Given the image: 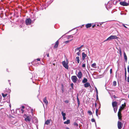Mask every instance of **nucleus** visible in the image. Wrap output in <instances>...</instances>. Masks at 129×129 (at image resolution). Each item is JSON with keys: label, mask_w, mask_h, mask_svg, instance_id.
I'll return each mask as SVG.
<instances>
[{"label": "nucleus", "mask_w": 129, "mask_h": 129, "mask_svg": "<svg viewBox=\"0 0 129 129\" xmlns=\"http://www.w3.org/2000/svg\"><path fill=\"white\" fill-rule=\"evenodd\" d=\"M79 52H80V50H79V52H77V55L78 56H79L80 54V53Z\"/></svg>", "instance_id": "72a5a7b5"}, {"label": "nucleus", "mask_w": 129, "mask_h": 129, "mask_svg": "<svg viewBox=\"0 0 129 129\" xmlns=\"http://www.w3.org/2000/svg\"><path fill=\"white\" fill-rule=\"evenodd\" d=\"M67 129H70V128H68V127H67L66 128Z\"/></svg>", "instance_id": "e2e57ef3"}, {"label": "nucleus", "mask_w": 129, "mask_h": 129, "mask_svg": "<svg viewBox=\"0 0 129 129\" xmlns=\"http://www.w3.org/2000/svg\"><path fill=\"white\" fill-rule=\"evenodd\" d=\"M95 26V24H94L92 26V28H93Z\"/></svg>", "instance_id": "3c124183"}, {"label": "nucleus", "mask_w": 129, "mask_h": 129, "mask_svg": "<svg viewBox=\"0 0 129 129\" xmlns=\"http://www.w3.org/2000/svg\"><path fill=\"white\" fill-rule=\"evenodd\" d=\"M74 125L76 126V127H78V124L76 122H74Z\"/></svg>", "instance_id": "2f4dec72"}, {"label": "nucleus", "mask_w": 129, "mask_h": 129, "mask_svg": "<svg viewBox=\"0 0 129 129\" xmlns=\"http://www.w3.org/2000/svg\"><path fill=\"white\" fill-rule=\"evenodd\" d=\"M113 96L114 98V99H116V98H118V97H117V96H115V95H114Z\"/></svg>", "instance_id": "37998d69"}, {"label": "nucleus", "mask_w": 129, "mask_h": 129, "mask_svg": "<svg viewBox=\"0 0 129 129\" xmlns=\"http://www.w3.org/2000/svg\"><path fill=\"white\" fill-rule=\"evenodd\" d=\"M118 118L120 121L122 120V116L121 115V112L119 111L118 113Z\"/></svg>", "instance_id": "6e6552de"}, {"label": "nucleus", "mask_w": 129, "mask_h": 129, "mask_svg": "<svg viewBox=\"0 0 129 129\" xmlns=\"http://www.w3.org/2000/svg\"><path fill=\"white\" fill-rule=\"evenodd\" d=\"M61 114L63 116V120H64V113L63 111H62L61 113Z\"/></svg>", "instance_id": "a878e982"}, {"label": "nucleus", "mask_w": 129, "mask_h": 129, "mask_svg": "<svg viewBox=\"0 0 129 129\" xmlns=\"http://www.w3.org/2000/svg\"><path fill=\"white\" fill-rule=\"evenodd\" d=\"M128 98H129V95H128Z\"/></svg>", "instance_id": "338daca9"}, {"label": "nucleus", "mask_w": 129, "mask_h": 129, "mask_svg": "<svg viewBox=\"0 0 129 129\" xmlns=\"http://www.w3.org/2000/svg\"><path fill=\"white\" fill-rule=\"evenodd\" d=\"M92 26L91 23H88L85 26L86 28H88Z\"/></svg>", "instance_id": "4468645a"}, {"label": "nucleus", "mask_w": 129, "mask_h": 129, "mask_svg": "<svg viewBox=\"0 0 129 129\" xmlns=\"http://www.w3.org/2000/svg\"><path fill=\"white\" fill-rule=\"evenodd\" d=\"M62 87L61 89H62V91L63 92L64 90L63 89V84H62Z\"/></svg>", "instance_id": "4c0bfd02"}, {"label": "nucleus", "mask_w": 129, "mask_h": 129, "mask_svg": "<svg viewBox=\"0 0 129 129\" xmlns=\"http://www.w3.org/2000/svg\"><path fill=\"white\" fill-rule=\"evenodd\" d=\"M98 111H99L98 109H97V108H96V115L97 116H98Z\"/></svg>", "instance_id": "bb28decb"}, {"label": "nucleus", "mask_w": 129, "mask_h": 129, "mask_svg": "<svg viewBox=\"0 0 129 129\" xmlns=\"http://www.w3.org/2000/svg\"><path fill=\"white\" fill-rule=\"evenodd\" d=\"M2 96H3V97H5L7 95V94H5L3 93H2Z\"/></svg>", "instance_id": "c756f323"}, {"label": "nucleus", "mask_w": 129, "mask_h": 129, "mask_svg": "<svg viewBox=\"0 0 129 129\" xmlns=\"http://www.w3.org/2000/svg\"><path fill=\"white\" fill-rule=\"evenodd\" d=\"M47 56L48 57H49V54H47Z\"/></svg>", "instance_id": "13d9d810"}, {"label": "nucleus", "mask_w": 129, "mask_h": 129, "mask_svg": "<svg viewBox=\"0 0 129 129\" xmlns=\"http://www.w3.org/2000/svg\"><path fill=\"white\" fill-rule=\"evenodd\" d=\"M24 108H25L23 106L22 107V109H24Z\"/></svg>", "instance_id": "5fc2aeb1"}, {"label": "nucleus", "mask_w": 129, "mask_h": 129, "mask_svg": "<svg viewBox=\"0 0 129 129\" xmlns=\"http://www.w3.org/2000/svg\"><path fill=\"white\" fill-rule=\"evenodd\" d=\"M87 81V79L86 78H84L83 80L82 81V82L83 83H86Z\"/></svg>", "instance_id": "6ab92c4d"}, {"label": "nucleus", "mask_w": 129, "mask_h": 129, "mask_svg": "<svg viewBox=\"0 0 129 129\" xmlns=\"http://www.w3.org/2000/svg\"><path fill=\"white\" fill-rule=\"evenodd\" d=\"M72 35H69L68 36H66V38L67 39H69V38H70L71 37L72 38L73 37V36H72Z\"/></svg>", "instance_id": "412c9836"}, {"label": "nucleus", "mask_w": 129, "mask_h": 129, "mask_svg": "<svg viewBox=\"0 0 129 129\" xmlns=\"http://www.w3.org/2000/svg\"><path fill=\"white\" fill-rule=\"evenodd\" d=\"M9 106H10V107H11V104H10V105H9Z\"/></svg>", "instance_id": "69168bd1"}, {"label": "nucleus", "mask_w": 129, "mask_h": 129, "mask_svg": "<svg viewBox=\"0 0 129 129\" xmlns=\"http://www.w3.org/2000/svg\"><path fill=\"white\" fill-rule=\"evenodd\" d=\"M88 113L90 115L92 114V113L90 110H88Z\"/></svg>", "instance_id": "c85d7f7f"}, {"label": "nucleus", "mask_w": 129, "mask_h": 129, "mask_svg": "<svg viewBox=\"0 0 129 129\" xmlns=\"http://www.w3.org/2000/svg\"><path fill=\"white\" fill-rule=\"evenodd\" d=\"M33 109H31V112L32 113V112H33Z\"/></svg>", "instance_id": "6e6d98bb"}, {"label": "nucleus", "mask_w": 129, "mask_h": 129, "mask_svg": "<svg viewBox=\"0 0 129 129\" xmlns=\"http://www.w3.org/2000/svg\"><path fill=\"white\" fill-rule=\"evenodd\" d=\"M65 102L67 103H68L69 102V101L68 100H66L65 101Z\"/></svg>", "instance_id": "49530a36"}, {"label": "nucleus", "mask_w": 129, "mask_h": 129, "mask_svg": "<svg viewBox=\"0 0 129 129\" xmlns=\"http://www.w3.org/2000/svg\"><path fill=\"white\" fill-rule=\"evenodd\" d=\"M31 22V20L29 18L26 20L25 23L27 25H30Z\"/></svg>", "instance_id": "20e7f679"}, {"label": "nucleus", "mask_w": 129, "mask_h": 129, "mask_svg": "<svg viewBox=\"0 0 129 129\" xmlns=\"http://www.w3.org/2000/svg\"><path fill=\"white\" fill-rule=\"evenodd\" d=\"M82 67L84 68L85 67V63H83L82 65Z\"/></svg>", "instance_id": "e433bc0d"}, {"label": "nucleus", "mask_w": 129, "mask_h": 129, "mask_svg": "<svg viewBox=\"0 0 129 129\" xmlns=\"http://www.w3.org/2000/svg\"><path fill=\"white\" fill-rule=\"evenodd\" d=\"M72 39H71V40H70L67 41H65V43L67 44L68 43H69L70 42L72 41Z\"/></svg>", "instance_id": "7c9ffc66"}, {"label": "nucleus", "mask_w": 129, "mask_h": 129, "mask_svg": "<svg viewBox=\"0 0 129 129\" xmlns=\"http://www.w3.org/2000/svg\"><path fill=\"white\" fill-rule=\"evenodd\" d=\"M113 110L114 111L115 113H116L117 111V107H113Z\"/></svg>", "instance_id": "5701e85b"}, {"label": "nucleus", "mask_w": 129, "mask_h": 129, "mask_svg": "<svg viewBox=\"0 0 129 129\" xmlns=\"http://www.w3.org/2000/svg\"><path fill=\"white\" fill-rule=\"evenodd\" d=\"M82 72L81 71H80L78 74L77 76L79 79H81L82 78Z\"/></svg>", "instance_id": "9d476101"}, {"label": "nucleus", "mask_w": 129, "mask_h": 129, "mask_svg": "<svg viewBox=\"0 0 129 129\" xmlns=\"http://www.w3.org/2000/svg\"><path fill=\"white\" fill-rule=\"evenodd\" d=\"M71 79L73 82L75 83L77 81L78 78L76 76H73L71 77Z\"/></svg>", "instance_id": "7ed1b4c3"}, {"label": "nucleus", "mask_w": 129, "mask_h": 129, "mask_svg": "<svg viewBox=\"0 0 129 129\" xmlns=\"http://www.w3.org/2000/svg\"><path fill=\"white\" fill-rule=\"evenodd\" d=\"M120 120L118 121L117 122V126L118 129H121L122 128V123L120 121Z\"/></svg>", "instance_id": "39448f33"}, {"label": "nucleus", "mask_w": 129, "mask_h": 129, "mask_svg": "<svg viewBox=\"0 0 129 129\" xmlns=\"http://www.w3.org/2000/svg\"><path fill=\"white\" fill-rule=\"evenodd\" d=\"M127 81L128 82H129V75H128V77L127 78Z\"/></svg>", "instance_id": "ea45409f"}, {"label": "nucleus", "mask_w": 129, "mask_h": 129, "mask_svg": "<svg viewBox=\"0 0 129 129\" xmlns=\"http://www.w3.org/2000/svg\"><path fill=\"white\" fill-rule=\"evenodd\" d=\"M52 1H50L49 2H48V4H49V5L50 4L52 3Z\"/></svg>", "instance_id": "a19ab883"}, {"label": "nucleus", "mask_w": 129, "mask_h": 129, "mask_svg": "<svg viewBox=\"0 0 129 129\" xmlns=\"http://www.w3.org/2000/svg\"><path fill=\"white\" fill-rule=\"evenodd\" d=\"M112 105L113 107H117V103L116 101L112 102Z\"/></svg>", "instance_id": "9b49d317"}, {"label": "nucleus", "mask_w": 129, "mask_h": 129, "mask_svg": "<svg viewBox=\"0 0 129 129\" xmlns=\"http://www.w3.org/2000/svg\"><path fill=\"white\" fill-rule=\"evenodd\" d=\"M113 85L114 86H116V82L115 81H114L113 82Z\"/></svg>", "instance_id": "cd10ccee"}, {"label": "nucleus", "mask_w": 129, "mask_h": 129, "mask_svg": "<svg viewBox=\"0 0 129 129\" xmlns=\"http://www.w3.org/2000/svg\"><path fill=\"white\" fill-rule=\"evenodd\" d=\"M24 117L25 118V120L26 122H29L31 121V116H28L27 115L25 114Z\"/></svg>", "instance_id": "f257e3e1"}, {"label": "nucleus", "mask_w": 129, "mask_h": 129, "mask_svg": "<svg viewBox=\"0 0 129 129\" xmlns=\"http://www.w3.org/2000/svg\"><path fill=\"white\" fill-rule=\"evenodd\" d=\"M95 90H96V94H97V96H98V90H97V89L95 87Z\"/></svg>", "instance_id": "c9c22d12"}, {"label": "nucleus", "mask_w": 129, "mask_h": 129, "mask_svg": "<svg viewBox=\"0 0 129 129\" xmlns=\"http://www.w3.org/2000/svg\"><path fill=\"white\" fill-rule=\"evenodd\" d=\"M59 44L58 40L57 41L55 42V44L54 46V48H57L58 47Z\"/></svg>", "instance_id": "ddd939ff"}, {"label": "nucleus", "mask_w": 129, "mask_h": 129, "mask_svg": "<svg viewBox=\"0 0 129 129\" xmlns=\"http://www.w3.org/2000/svg\"><path fill=\"white\" fill-rule=\"evenodd\" d=\"M81 48V47H79V48H77L76 49V50H79Z\"/></svg>", "instance_id": "a18cd8bd"}, {"label": "nucleus", "mask_w": 129, "mask_h": 129, "mask_svg": "<svg viewBox=\"0 0 129 129\" xmlns=\"http://www.w3.org/2000/svg\"><path fill=\"white\" fill-rule=\"evenodd\" d=\"M119 54H120V56H121L122 55V53L121 50V49H120L119 50Z\"/></svg>", "instance_id": "473e14b6"}, {"label": "nucleus", "mask_w": 129, "mask_h": 129, "mask_svg": "<svg viewBox=\"0 0 129 129\" xmlns=\"http://www.w3.org/2000/svg\"><path fill=\"white\" fill-rule=\"evenodd\" d=\"M82 59L83 60H84L86 57V55L85 53L84 52H83L82 54Z\"/></svg>", "instance_id": "dca6fc26"}, {"label": "nucleus", "mask_w": 129, "mask_h": 129, "mask_svg": "<svg viewBox=\"0 0 129 129\" xmlns=\"http://www.w3.org/2000/svg\"><path fill=\"white\" fill-rule=\"evenodd\" d=\"M126 73H125V80L126 79Z\"/></svg>", "instance_id": "c03bdc74"}, {"label": "nucleus", "mask_w": 129, "mask_h": 129, "mask_svg": "<svg viewBox=\"0 0 129 129\" xmlns=\"http://www.w3.org/2000/svg\"><path fill=\"white\" fill-rule=\"evenodd\" d=\"M120 4L122 6H127L129 5V3H127L125 1L123 2H120Z\"/></svg>", "instance_id": "423d86ee"}, {"label": "nucleus", "mask_w": 129, "mask_h": 129, "mask_svg": "<svg viewBox=\"0 0 129 129\" xmlns=\"http://www.w3.org/2000/svg\"><path fill=\"white\" fill-rule=\"evenodd\" d=\"M73 83H72L71 84V87H73Z\"/></svg>", "instance_id": "864d4df0"}, {"label": "nucleus", "mask_w": 129, "mask_h": 129, "mask_svg": "<svg viewBox=\"0 0 129 129\" xmlns=\"http://www.w3.org/2000/svg\"><path fill=\"white\" fill-rule=\"evenodd\" d=\"M90 86V84L88 82H86L84 84V86L85 87H89Z\"/></svg>", "instance_id": "2eb2a0df"}, {"label": "nucleus", "mask_w": 129, "mask_h": 129, "mask_svg": "<svg viewBox=\"0 0 129 129\" xmlns=\"http://www.w3.org/2000/svg\"><path fill=\"white\" fill-rule=\"evenodd\" d=\"M7 71L8 72V69H7Z\"/></svg>", "instance_id": "774afa93"}, {"label": "nucleus", "mask_w": 129, "mask_h": 129, "mask_svg": "<svg viewBox=\"0 0 129 129\" xmlns=\"http://www.w3.org/2000/svg\"><path fill=\"white\" fill-rule=\"evenodd\" d=\"M96 63H94L92 64L91 66L92 67L95 68H96Z\"/></svg>", "instance_id": "4be33fe9"}, {"label": "nucleus", "mask_w": 129, "mask_h": 129, "mask_svg": "<svg viewBox=\"0 0 129 129\" xmlns=\"http://www.w3.org/2000/svg\"><path fill=\"white\" fill-rule=\"evenodd\" d=\"M43 101L44 103L46 105H48V101L47 100V98L46 97H45L43 99Z\"/></svg>", "instance_id": "f8f14e48"}, {"label": "nucleus", "mask_w": 129, "mask_h": 129, "mask_svg": "<svg viewBox=\"0 0 129 129\" xmlns=\"http://www.w3.org/2000/svg\"><path fill=\"white\" fill-rule=\"evenodd\" d=\"M70 123V121L69 119L67 120V121H65V124H68Z\"/></svg>", "instance_id": "393cba45"}, {"label": "nucleus", "mask_w": 129, "mask_h": 129, "mask_svg": "<svg viewBox=\"0 0 129 129\" xmlns=\"http://www.w3.org/2000/svg\"><path fill=\"white\" fill-rule=\"evenodd\" d=\"M50 122V120H47L45 122V124L47 125H48Z\"/></svg>", "instance_id": "aec40b11"}, {"label": "nucleus", "mask_w": 129, "mask_h": 129, "mask_svg": "<svg viewBox=\"0 0 129 129\" xmlns=\"http://www.w3.org/2000/svg\"><path fill=\"white\" fill-rule=\"evenodd\" d=\"M69 63V61L67 59H66V61L65 62V68L68 70V69L69 66L68 65V64Z\"/></svg>", "instance_id": "1a4fd4ad"}, {"label": "nucleus", "mask_w": 129, "mask_h": 129, "mask_svg": "<svg viewBox=\"0 0 129 129\" xmlns=\"http://www.w3.org/2000/svg\"><path fill=\"white\" fill-rule=\"evenodd\" d=\"M21 112L22 113H23V112H24V110H23V109H21Z\"/></svg>", "instance_id": "09e8293b"}, {"label": "nucleus", "mask_w": 129, "mask_h": 129, "mask_svg": "<svg viewBox=\"0 0 129 129\" xmlns=\"http://www.w3.org/2000/svg\"><path fill=\"white\" fill-rule=\"evenodd\" d=\"M76 60L77 61V63H79V62L80 60L79 58V56H77L76 58Z\"/></svg>", "instance_id": "b1692460"}, {"label": "nucleus", "mask_w": 129, "mask_h": 129, "mask_svg": "<svg viewBox=\"0 0 129 129\" xmlns=\"http://www.w3.org/2000/svg\"><path fill=\"white\" fill-rule=\"evenodd\" d=\"M126 106L125 103H124V104L121 105V106L120 107V109H119V111L121 112L122 110L124 109Z\"/></svg>", "instance_id": "0eeeda50"}, {"label": "nucleus", "mask_w": 129, "mask_h": 129, "mask_svg": "<svg viewBox=\"0 0 129 129\" xmlns=\"http://www.w3.org/2000/svg\"><path fill=\"white\" fill-rule=\"evenodd\" d=\"M83 46V45H81L80 47H81V48Z\"/></svg>", "instance_id": "052dcab7"}, {"label": "nucleus", "mask_w": 129, "mask_h": 129, "mask_svg": "<svg viewBox=\"0 0 129 129\" xmlns=\"http://www.w3.org/2000/svg\"><path fill=\"white\" fill-rule=\"evenodd\" d=\"M77 101L78 106H79L80 105V102L79 101V99L78 98V95L77 94Z\"/></svg>", "instance_id": "a211bd4d"}, {"label": "nucleus", "mask_w": 129, "mask_h": 129, "mask_svg": "<svg viewBox=\"0 0 129 129\" xmlns=\"http://www.w3.org/2000/svg\"><path fill=\"white\" fill-rule=\"evenodd\" d=\"M110 73L111 74L112 73V69H110Z\"/></svg>", "instance_id": "de8ad7c7"}, {"label": "nucleus", "mask_w": 129, "mask_h": 129, "mask_svg": "<svg viewBox=\"0 0 129 129\" xmlns=\"http://www.w3.org/2000/svg\"><path fill=\"white\" fill-rule=\"evenodd\" d=\"M62 38V37H61V38H60V39H59V40H60V39H61V38Z\"/></svg>", "instance_id": "0e129e2a"}, {"label": "nucleus", "mask_w": 129, "mask_h": 129, "mask_svg": "<svg viewBox=\"0 0 129 129\" xmlns=\"http://www.w3.org/2000/svg\"><path fill=\"white\" fill-rule=\"evenodd\" d=\"M96 105H97L96 103H95V107H96Z\"/></svg>", "instance_id": "bf43d9fd"}, {"label": "nucleus", "mask_w": 129, "mask_h": 129, "mask_svg": "<svg viewBox=\"0 0 129 129\" xmlns=\"http://www.w3.org/2000/svg\"><path fill=\"white\" fill-rule=\"evenodd\" d=\"M90 88H91V86H90H90H89Z\"/></svg>", "instance_id": "680f3d73"}, {"label": "nucleus", "mask_w": 129, "mask_h": 129, "mask_svg": "<svg viewBox=\"0 0 129 129\" xmlns=\"http://www.w3.org/2000/svg\"><path fill=\"white\" fill-rule=\"evenodd\" d=\"M62 63L63 66L64 67V61L62 62Z\"/></svg>", "instance_id": "58836bf2"}, {"label": "nucleus", "mask_w": 129, "mask_h": 129, "mask_svg": "<svg viewBox=\"0 0 129 129\" xmlns=\"http://www.w3.org/2000/svg\"><path fill=\"white\" fill-rule=\"evenodd\" d=\"M91 121L92 122H95V120L94 118H92L91 119Z\"/></svg>", "instance_id": "f704fd0d"}, {"label": "nucleus", "mask_w": 129, "mask_h": 129, "mask_svg": "<svg viewBox=\"0 0 129 129\" xmlns=\"http://www.w3.org/2000/svg\"><path fill=\"white\" fill-rule=\"evenodd\" d=\"M101 24H100V25H97V26H101Z\"/></svg>", "instance_id": "4d7b16f0"}, {"label": "nucleus", "mask_w": 129, "mask_h": 129, "mask_svg": "<svg viewBox=\"0 0 129 129\" xmlns=\"http://www.w3.org/2000/svg\"><path fill=\"white\" fill-rule=\"evenodd\" d=\"M117 38L118 37L116 36L112 35L107 38L106 40H105L104 42H105L108 40H110L112 39H117Z\"/></svg>", "instance_id": "f03ea898"}, {"label": "nucleus", "mask_w": 129, "mask_h": 129, "mask_svg": "<svg viewBox=\"0 0 129 129\" xmlns=\"http://www.w3.org/2000/svg\"><path fill=\"white\" fill-rule=\"evenodd\" d=\"M124 56L125 61L126 62H127V58L126 55V54L124 52Z\"/></svg>", "instance_id": "f3484780"}, {"label": "nucleus", "mask_w": 129, "mask_h": 129, "mask_svg": "<svg viewBox=\"0 0 129 129\" xmlns=\"http://www.w3.org/2000/svg\"><path fill=\"white\" fill-rule=\"evenodd\" d=\"M125 73H126V68H125Z\"/></svg>", "instance_id": "603ef678"}, {"label": "nucleus", "mask_w": 129, "mask_h": 129, "mask_svg": "<svg viewBox=\"0 0 129 129\" xmlns=\"http://www.w3.org/2000/svg\"><path fill=\"white\" fill-rule=\"evenodd\" d=\"M36 60H37V61H40V58H38L37 59H36Z\"/></svg>", "instance_id": "8fccbe9b"}, {"label": "nucleus", "mask_w": 129, "mask_h": 129, "mask_svg": "<svg viewBox=\"0 0 129 129\" xmlns=\"http://www.w3.org/2000/svg\"><path fill=\"white\" fill-rule=\"evenodd\" d=\"M127 71L129 73V66H128L127 67Z\"/></svg>", "instance_id": "79ce46f5"}]
</instances>
